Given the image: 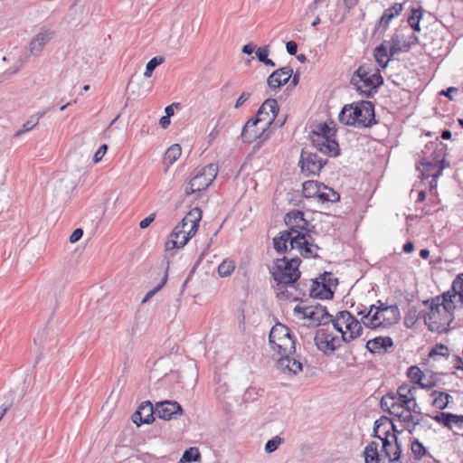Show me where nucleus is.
I'll use <instances>...</instances> for the list:
<instances>
[{
    "label": "nucleus",
    "instance_id": "39448f33",
    "mask_svg": "<svg viewBox=\"0 0 463 463\" xmlns=\"http://www.w3.org/2000/svg\"><path fill=\"white\" fill-rule=\"evenodd\" d=\"M336 130L326 123L318 124L310 134L313 146L328 156L340 155L339 145L335 140Z\"/></svg>",
    "mask_w": 463,
    "mask_h": 463
},
{
    "label": "nucleus",
    "instance_id": "6ab92c4d",
    "mask_svg": "<svg viewBox=\"0 0 463 463\" xmlns=\"http://www.w3.org/2000/svg\"><path fill=\"white\" fill-rule=\"evenodd\" d=\"M202 219V210L194 207L183 218V220L190 224V229L186 237H184L183 245H186L189 240L195 235L199 228V222Z\"/></svg>",
    "mask_w": 463,
    "mask_h": 463
},
{
    "label": "nucleus",
    "instance_id": "3c124183",
    "mask_svg": "<svg viewBox=\"0 0 463 463\" xmlns=\"http://www.w3.org/2000/svg\"><path fill=\"white\" fill-rule=\"evenodd\" d=\"M165 61V58L163 56H155L153 57L147 63H146V71L144 72V76L146 78H150L153 74V71H155V69L162 64L163 62Z\"/></svg>",
    "mask_w": 463,
    "mask_h": 463
},
{
    "label": "nucleus",
    "instance_id": "dca6fc26",
    "mask_svg": "<svg viewBox=\"0 0 463 463\" xmlns=\"http://www.w3.org/2000/svg\"><path fill=\"white\" fill-rule=\"evenodd\" d=\"M293 74L290 66L281 67L274 71L267 79V84L271 90H278L281 86L287 84Z\"/></svg>",
    "mask_w": 463,
    "mask_h": 463
},
{
    "label": "nucleus",
    "instance_id": "7ed1b4c3",
    "mask_svg": "<svg viewBox=\"0 0 463 463\" xmlns=\"http://www.w3.org/2000/svg\"><path fill=\"white\" fill-rule=\"evenodd\" d=\"M350 84L365 98H373L383 84L380 70H372L366 66H359L353 73Z\"/></svg>",
    "mask_w": 463,
    "mask_h": 463
},
{
    "label": "nucleus",
    "instance_id": "473e14b6",
    "mask_svg": "<svg viewBox=\"0 0 463 463\" xmlns=\"http://www.w3.org/2000/svg\"><path fill=\"white\" fill-rule=\"evenodd\" d=\"M324 185L323 183L315 180H308L303 183L302 193L306 198L317 197L320 189Z\"/></svg>",
    "mask_w": 463,
    "mask_h": 463
},
{
    "label": "nucleus",
    "instance_id": "1a4fd4ad",
    "mask_svg": "<svg viewBox=\"0 0 463 463\" xmlns=\"http://www.w3.org/2000/svg\"><path fill=\"white\" fill-rule=\"evenodd\" d=\"M338 317L345 323L346 330L342 332L341 341L350 343L363 334L361 323L347 310L338 312Z\"/></svg>",
    "mask_w": 463,
    "mask_h": 463
},
{
    "label": "nucleus",
    "instance_id": "f03ea898",
    "mask_svg": "<svg viewBox=\"0 0 463 463\" xmlns=\"http://www.w3.org/2000/svg\"><path fill=\"white\" fill-rule=\"evenodd\" d=\"M338 119L344 125L356 128H371L377 124L374 105L369 100L345 105L338 115Z\"/></svg>",
    "mask_w": 463,
    "mask_h": 463
},
{
    "label": "nucleus",
    "instance_id": "680f3d73",
    "mask_svg": "<svg viewBox=\"0 0 463 463\" xmlns=\"http://www.w3.org/2000/svg\"><path fill=\"white\" fill-rule=\"evenodd\" d=\"M406 409L417 417L424 418L425 416H430L429 414H423L421 412L420 407L416 402V398H412V400L410 401V404L406 407Z\"/></svg>",
    "mask_w": 463,
    "mask_h": 463
},
{
    "label": "nucleus",
    "instance_id": "09e8293b",
    "mask_svg": "<svg viewBox=\"0 0 463 463\" xmlns=\"http://www.w3.org/2000/svg\"><path fill=\"white\" fill-rule=\"evenodd\" d=\"M407 376L411 379V383L418 385L424 379V373L417 365H411L408 368Z\"/></svg>",
    "mask_w": 463,
    "mask_h": 463
},
{
    "label": "nucleus",
    "instance_id": "5701e85b",
    "mask_svg": "<svg viewBox=\"0 0 463 463\" xmlns=\"http://www.w3.org/2000/svg\"><path fill=\"white\" fill-rule=\"evenodd\" d=\"M332 316L328 313L326 307L317 304L316 306H309V310L306 314V318L318 325H326L329 323V318Z\"/></svg>",
    "mask_w": 463,
    "mask_h": 463
},
{
    "label": "nucleus",
    "instance_id": "393cba45",
    "mask_svg": "<svg viewBox=\"0 0 463 463\" xmlns=\"http://www.w3.org/2000/svg\"><path fill=\"white\" fill-rule=\"evenodd\" d=\"M401 319L400 309L397 305H390L387 310L381 315L380 327H390Z\"/></svg>",
    "mask_w": 463,
    "mask_h": 463
},
{
    "label": "nucleus",
    "instance_id": "052dcab7",
    "mask_svg": "<svg viewBox=\"0 0 463 463\" xmlns=\"http://www.w3.org/2000/svg\"><path fill=\"white\" fill-rule=\"evenodd\" d=\"M387 422L382 421V425L380 426V433L382 437H390L391 430L395 429V425L392 420L386 416Z\"/></svg>",
    "mask_w": 463,
    "mask_h": 463
},
{
    "label": "nucleus",
    "instance_id": "412c9836",
    "mask_svg": "<svg viewBox=\"0 0 463 463\" xmlns=\"http://www.w3.org/2000/svg\"><path fill=\"white\" fill-rule=\"evenodd\" d=\"M392 439L395 442V450L392 451V444L389 439V437H382V451L384 453L385 457L389 459L391 463H394L398 461L401 458L402 449L401 444L398 439V436L392 434Z\"/></svg>",
    "mask_w": 463,
    "mask_h": 463
},
{
    "label": "nucleus",
    "instance_id": "69168bd1",
    "mask_svg": "<svg viewBox=\"0 0 463 463\" xmlns=\"http://www.w3.org/2000/svg\"><path fill=\"white\" fill-rule=\"evenodd\" d=\"M269 46H262L257 49L256 51V57L258 58L260 62H264L269 58Z\"/></svg>",
    "mask_w": 463,
    "mask_h": 463
},
{
    "label": "nucleus",
    "instance_id": "774afa93",
    "mask_svg": "<svg viewBox=\"0 0 463 463\" xmlns=\"http://www.w3.org/2000/svg\"><path fill=\"white\" fill-rule=\"evenodd\" d=\"M108 150V146L106 144H103L99 147V149L94 154L93 161L95 163L99 162L103 156H105L106 152Z\"/></svg>",
    "mask_w": 463,
    "mask_h": 463
},
{
    "label": "nucleus",
    "instance_id": "bb28decb",
    "mask_svg": "<svg viewBox=\"0 0 463 463\" xmlns=\"http://www.w3.org/2000/svg\"><path fill=\"white\" fill-rule=\"evenodd\" d=\"M393 346V340L390 336H377L367 341L365 347L370 353H379Z\"/></svg>",
    "mask_w": 463,
    "mask_h": 463
},
{
    "label": "nucleus",
    "instance_id": "72a5a7b5",
    "mask_svg": "<svg viewBox=\"0 0 463 463\" xmlns=\"http://www.w3.org/2000/svg\"><path fill=\"white\" fill-rule=\"evenodd\" d=\"M430 395L433 397L431 405L440 411L446 409L452 399L449 393L436 390L432 391Z\"/></svg>",
    "mask_w": 463,
    "mask_h": 463
},
{
    "label": "nucleus",
    "instance_id": "5fc2aeb1",
    "mask_svg": "<svg viewBox=\"0 0 463 463\" xmlns=\"http://www.w3.org/2000/svg\"><path fill=\"white\" fill-rule=\"evenodd\" d=\"M411 400H412V398L408 399L403 394L398 395L397 393L394 392V401H393L394 405L399 407V409L397 410V412H394V415L401 412V411H403L404 409H406V407L409 406Z\"/></svg>",
    "mask_w": 463,
    "mask_h": 463
},
{
    "label": "nucleus",
    "instance_id": "f704fd0d",
    "mask_svg": "<svg viewBox=\"0 0 463 463\" xmlns=\"http://www.w3.org/2000/svg\"><path fill=\"white\" fill-rule=\"evenodd\" d=\"M317 198L321 203H336L340 200V194L324 184Z\"/></svg>",
    "mask_w": 463,
    "mask_h": 463
},
{
    "label": "nucleus",
    "instance_id": "4d7b16f0",
    "mask_svg": "<svg viewBox=\"0 0 463 463\" xmlns=\"http://www.w3.org/2000/svg\"><path fill=\"white\" fill-rule=\"evenodd\" d=\"M415 392H416V388L414 386H410L408 384H402L398 387L397 392L395 393H397L398 395L403 394L408 399H411V398H415Z\"/></svg>",
    "mask_w": 463,
    "mask_h": 463
},
{
    "label": "nucleus",
    "instance_id": "c03bdc74",
    "mask_svg": "<svg viewBox=\"0 0 463 463\" xmlns=\"http://www.w3.org/2000/svg\"><path fill=\"white\" fill-rule=\"evenodd\" d=\"M43 114L44 112L31 116L30 118L23 125V128L15 132L14 137H19L33 129L39 123V120Z\"/></svg>",
    "mask_w": 463,
    "mask_h": 463
},
{
    "label": "nucleus",
    "instance_id": "a19ab883",
    "mask_svg": "<svg viewBox=\"0 0 463 463\" xmlns=\"http://www.w3.org/2000/svg\"><path fill=\"white\" fill-rule=\"evenodd\" d=\"M201 453L196 447H191L184 450L178 463L200 462Z\"/></svg>",
    "mask_w": 463,
    "mask_h": 463
},
{
    "label": "nucleus",
    "instance_id": "f8f14e48",
    "mask_svg": "<svg viewBox=\"0 0 463 463\" xmlns=\"http://www.w3.org/2000/svg\"><path fill=\"white\" fill-rule=\"evenodd\" d=\"M446 148L447 146L440 141L429 142L425 146V150L422 151L423 156H429L430 160L439 165L438 175H441L443 169L449 165L446 161Z\"/></svg>",
    "mask_w": 463,
    "mask_h": 463
},
{
    "label": "nucleus",
    "instance_id": "4c0bfd02",
    "mask_svg": "<svg viewBox=\"0 0 463 463\" xmlns=\"http://www.w3.org/2000/svg\"><path fill=\"white\" fill-rule=\"evenodd\" d=\"M315 226L311 225L307 230H306L302 233L295 234L293 238H296L297 241L301 242L302 244H306V246L315 247V249H321L316 242L315 239L311 235L312 232H315Z\"/></svg>",
    "mask_w": 463,
    "mask_h": 463
},
{
    "label": "nucleus",
    "instance_id": "7c9ffc66",
    "mask_svg": "<svg viewBox=\"0 0 463 463\" xmlns=\"http://www.w3.org/2000/svg\"><path fill=\"white\" fill-rule=\"evenodd\" d=\"M402 36L394 33L391 37V44L389 47L390 56L392 57L397 53L405 52L410 51V44H405V42H402Z\"/></svg>",
    "mask_w": 463,
    "mask_h": 463
},
{
    "label": "nucleus",
    "instance_id": "4468645a",
    "mask_svg": "<svg viewBox=\"0 0 463 463\" xmlns=\"http://www.w3.org/2000/svg\"><path fill=\"white\" fill-rule=\"evenodd\" d=\"M182 414L183 409L175 401H165L156 403V415L162 420H170Z\"/></svg>",
    "mask_w": 463,
    "mask_h": 463
},
{
    "label": "nucleus",
    "instance_id": "e2e57ef3",
    "mask_svg": "<svg viewBox=\"0 0 463 463\" xmlns=\"http://www.w3.org/2000/svg\"><path fill=\"white\" fill-rule=\"evenodd\" d=\"M281 442H282V439L279 438V436H276V437L272 438L271 439L268 440L265 445L266 452L271 453V452L275 451Z\"/></svg>",
    "mask_w": 463,
    "mask_h": 463
},
{
    "label": "nucleus",
    "instance_id": "9b49d317",
    "mask_svg": "<svg viewBox=\"0 0 463 463\" xmlns=\"http://www.w3.org/2000/svg\"><path fill=\"white\" fill-rule=\"evenodd\" d=\"M279 111L278 101L275 99H267L259 108L254 119L269 128L275 121Z\"/></svg>",
    "mask_w": 463,
    "mask_h": 463
},
{
    "label": "nucleus",
    "instance_id": "ddd939ff",
    "mask_svg": "<svg viewBox=\"0 0 463 463\" xmlns=\"http://www.w3.org/2000/svg\"><path fill=\"white\" fill-rule=\"evenodd\" d=\"M285 224L288 230L285 232H290V235L302 233L307 230L311 225L308 221L304 217V213L299 210H291L284 216Z\"/></svg>",
    "mask_w": 463,
    "mask_h": 463
},
{
    "label": "nucleus",
    "instance_id": "4be33fe9",
    "mask_svg": "<svg viewBox=\"0 0 463 463\" xmlns=\"http://www.w3.org/2000/svg\"><path fill=\"white\" fill-rule=\"evenodd\" d=\"M449 293L450 299L455 302V310L463 308V274H458L453 279L450 289L445 291Z\"/></svg>",
    "mask_w": 463,
    "mask_h": 463
},
{
    "label": "nucleus",
    "instance_id": "b1692460",
    "mask_svg": "<svg viewBox=\"0 0 463 463\" xmlns=\"http://www.w3.org/2000/svg\"><path fill=\"white\" fill-rule=\"evenodd\" d=\"M417 169L420 172L422 179H426L429 177H432L435 181L440 175H438V169L439 165L433 162L429 158V156H423L420 161V165L416 166Z\"/></svg>",
    "mask_w": 463,
    "mask_h": 463
},
{
    "label": "nucleus",
    "instance_id": "20e7f679",
    "mask_svg": "<svg viewBox=\"0 0 463 463\" xmlns=\"http://www.w3.org/2000/svg\"><path fill=\"white\" fill-rule=\"evenodd\" d=\"M301 260L298 257L277 259L271 270V276L280 288L292 286L300 278L299 266Z\"/></svg>",
    "mask_w": 463,
    "mask_h": 463
},
{
    "label": "nucleus",
    "instance_id": "a211bd4d",
    "mask_svg": "<svg viewBox=\"0 0 463 463\" xmlns=\"http://www.w3.org/2000/svg\"><path fill=\"white\" fill-rule=\"evenodd\" d=\"M290 354H281V357L277 361L276 366L283 373L297 375L303 370V365L299 360L290 357Z\"/></svg>",
    "mask_w": 463,
    "mask_h": 463
},
{
    "label": "nucleus",
    "instance_id": "aec40b11",
    "mask_svg": "<svg viewBox=\"0 0 463 463\" xmlns=\"http://www.w3.org/2000/svg\"><path fill=\"white\" fill-rule=\"evenodd\" d=\"M402 10L403 4L400 3H395L391 7L385 9L376 24L375 32L379 29H382L383 32L386 31L389 27L390 22L399 16Z\"/></svg>",
    "mask_w": 463,
    "mask_h": 463
},
{
    "label": "nucleus",
    "instance_id": "e433bc0d",
    "mask_svg": "<svg viewBox=\"0 0 463 463\" xmlns=\"http://www.w3.org/2000/svg\"><path fill=\"white\" fill-rule=\"evenodd\" d=\"M394 392H389L383 395L380 401V407L383 411H387L389 414L394 416V412H397L398 406L394 405Z\"/></svg>",
    "mask_w": 463,
    "mask_h": 463
},
{
    "label": "nucleus",
    "instance_id": "13d9d810",
    "mask_svg": "<svg viewBox=\"0 0 463 463\" xmlns=\"http://www.w3.org/2000/svg\"><path fill=\"white\" fill-rule=\"evenodd\" d=\"M167 281V273L162 278L160 283L155 287L153 289L149 290L144 298L142 299V303L147 302L154 295H156L166 283Z\"/></svg>",
    "mask_w": 463,
    "mask_h": 463
},
{
    "label": "nucleus",
    "instance_id": "864d4df0",
    "mask_svg": "<svg viewBox=\"0 0 463 463\" xmlns=\"http://www.w3.org/2000/svg\"><path fill=\"white\" fill-rule=\"evenodd\" d=\"M320 284L324 286H327L331 288L332 286H336L338 281L337 279L334 277L333 273L325 271L323 274L320 275L318 278Z\"/></svg>",
    "mask_w": 463,
    "mask_h": 463
},
{
    "label": "nucleus",
    "instance_id": "6e6552de",
    "mask_svg": "<svg viewBox=\"0 0 463 463\" xmlns=\"http://www.w3.org/2000/svg\"><path fill=\"white\" fill-rule=\"evenodd\" d=\"M326 162L317 154L302 149L298 164L304 175H317Z\"/></svg>",
    "mask_w": 463,
    "mask_h": 463
},
{
    "label": "nucleus",
    "instance_id": "9d476101",
    "mask_svg": "<svg viewBox=\"0 0 463 463\" xmlns=\"http://www.w3.org/2000/svg\"><path fill=\"white\" fill-rule=\"evenodd\" d=\"M314 341L317 349L324 354L334 353L341 346L342 343L341 339L334 335L333 332L325 328L317 331Z\"/></svg>",
    "mask_w": 463,
    "mask_h": 463
},
{
    "label": "nucleus",
    "instance_id": "603ef678",
    "mask_svg": "<svg viewBox=\"0 0 463 463\" xmlns=\"http://www.w3.org/2000/svg\"><path fill=\"white\" fill-rule=\"evenodd\" d=\"M451 412H439L431 418L438 423L442 424L444 427L451 430Z\"/></svg>",
    "mask_w": 463,
    "mask_h": 463
},
{
    "label": "nucleus",
    "instance_id": "c85d7f7f",
    "mask_svg": "<svg viewBox=\"0 0 463 463\" xmlns=\"http://www.w3.org/2000/svg\"><path fill=\"white\" fill-rule=\"evenodd\" d=\"M293 236L290 235V232L282 231L278 236L273 238V246L276 251L279 254L286 253L288 249V242L291 245Z\"/></svg>",
    "mask_w": 463,
    "mask_h": 463
},
{
    "label": "nucleus",
    "instance_id": "37998d69",
    "mask_svg": "<svg viewBox=\"0 0 463 463\" xmlns=\"http://www.w3.org/2000/svg\"><path fill=\"white\" fill-rule=\"evenodd\" d=\"M421 18H422L421 8H412L411 14L408 17V24L414 32L420 31V22Z\"/></svg>",
    "mask_w": 463,
    "mask_h": 463
},
{
    "label": "nucleus",
    "instance_id": "de8ad7c7",
    "mask_svg": "<svg viewBox=\"0 0 463 463\" xmlns=\"http://www.w3.org/2000/svg\"><path fill=\"white\" fill-rule=\"evenodd\" d=\"M235 269V263L231 260H224L218 266V274L222 278L229 277Z\"/></svg>",
    "mask_w": 463,
    "mask_h": 463
},
{
    "label": "nucleus",
    "instance_id": "f3484780",
    "mask_svg": "<svg viewBox=\"0 0 463 463\" xmlns=\"http://www.w3.org/2000/svg\"><path fill=\"white\" fill-rule=\"evenodd\" d=\"M156 414V408L149 401L143 402L137 410L132 415V421L140 426L142 424H150L154 421Z\"/></svg>",
    "mask_w": 463,
    "mask_h": 463
},
{
    "label": "nucleus",
    "instance_id": "8fccbe9b",
    "mask_svg": "<svg viewBox=\"0 0 463 463\" xmlns=\"http://www.w3.org/2000/svg\"><path fill=\"white\" fill-rule=\"evenodd\" d=\"M389 42L383 41L380 45H378L373 51V57L375 60H386V58H392L389 52L388 47Z\"/></svg>",
    "mask_w": 463,
    "mask_h": 463
},
{
    "label": "nucleus",
    "instance_id": "bf43d9fd",
    "mask_svg": "<svg viewBox=\"0 0 463 463\" xmlns=\"http://www.w3.org/2000/svg\"><path fill=\"white\" fill-rule=\"evenodd\" d=\"M167 281V273L162 278L160 283L155 287L153 289L149 290L144 298L142 299V303L147 302L154 295H156L166 283Z\"/></svg>",
    "mask_w": 463,
    "mask_h": 463
},
{
    "label": "nucleus",
    "instance_id": "cd10ccee",
    "mask_svg": "<svg viewBox=\"0 0 463 463\" xmlns=\"http://www.w3.org/2000/svg\"><path fill=\"white\" fill-rule=\"evenodd\" d=\"M374 306V309H376V311L372 315L369 321H364V325L371 329H376L380 327L381 315L383 314L390 307L389 305L382 302L381 300H378L377 304Z\"/></svg>",
    "mask_w": 463,
    "mask_h": 463
},
{
    "label": "nucleus",
    "instance_id": "f257e3e1",
    "mask_svg": "<svg viewBox=\"0 0 463 463\" xmlns=\"http://www.w3.org/2000/svg\"><path fill=\"white\" fill-rule=\"evenodd\" d=\"M428 306L429 312H424L423 320L430 331L443 332L448 329L454 319L455 302L449 293H442L422 301Z\"/></svg>",
    "mask_w": 463,
    "mask_h": 463
},
{
    "label": "nucleus",
    "instance_id": "c756f323",
    "mask_svg": "<svg viewBox=\"0 0 463 463\" xmlns=\"http://www.w3.org/2000/svg\"><path fill=\"white\" fill-rule=\"evenodd\" d=\"M297 249L300 255L305 259H318L320 256L318 255L317 251L321 249H315V247L311 246H306V244H302L298 241L296 240V238H293L291 241V250Z\"/></svg>",
    "mask_w": 463,
    "mask_h": 463
},
{
    "label": "nucleus",
    "instance_id": "ea45409f",
    "mask_svg": "<svg viewBox=\"0 0 463 463\" xmlns=\"http://www.w3.org/2000/svg\"><path fill=\"white\" fill-rule=\"evenodd\" d=\"M49 37L44 33H38L30 43V51L33 54L37 55L41 52L43 47L48 42Z\"/></svg>",
    "mask_w": 463,
    "mask_h": 463
},
{
    "label": "nucleus",
    "instance_id": "0eeeda50",
    "mask_svg": "<svg viewBox=\"0 0 463 463\" xmlns=\"http://www.w3.org/2000/svg\"><path fill=\"white\" fill-rule=\"evenodd\" d=\"M217 174L218 165L216 164L212 163L199 169L186 186L185 194L189 195L207 189L216 178Z\"/></svg>",
    "mask_w": 463,
    "mask_h": 463
},
{
    "label": "nucleus",
    "instance_id": "0e129e2a",
    "mask_svg": "<svg viewBox=\"0 0 463 463\" xmlns=\"http://www.w3.org/2000/svg\"><path fill=\"white\" fill-rule=\"evenodd\" d=\"M382 421L387 422L386 416H381L378 420L374 421V426L372 433V437L376 438L381 440L382 435L380 433V426L382 425Z\"/></svg>",
    "mask_w": 463,
    "mask_h": 463
},
{
    "label": "nucleus",
    "instance_id": "a18cd8bd",
    "mask_svg": "<svg viewBox=\"0 0 463 463\" xmlns=\"http://www.w3.org/2000/svg\"><path fill=\"white\" fill-rule=\"evenodd\" d=\"M411 449L413 458L416 460H420L424 456L427 455L426 448L423 446V444L418 439H413L411 440Z\"/></svg>",
    "mask_w": 463,
    "mask_h": 463
},
{
    "label": "nucleus",
    "instance_id": "2eb2a0df",
    "mask_svg": "<svg viewBox=\"0 0 463 463\" xmlns=\"http://www.w3.org/2000/svg\"><path fill=\"white\" fill-rule=\"evenodd\" d=\"M260 122L258 119L250 118L244 125L241 131V139L245 143H252L258 138H261L265 131L269 128L266 126L261 125L259 127Z\"/></svg>",
    "mask_w": 463,
    "mask_h": 463
},
{
    "label": "nucleus",
    "instance_id": "49530a36",
    "mask_svg": "<svg viewBox=\"0 0 463 463\" xmlns=\"http://www.w3.org/2000/svg\"><path fill=\"white\" fill-rule=\"evenodd\" d=\"M449 354L450 353L449 347L443 344L435 345L429 353V356L433 359H435L437 356L448 359Z\"/></svg>",
    "mask_w": 463,
    "mask_h": 463
},
{
    "label": "nucleus",
    "instance_id": "c9c22d12",
    "mask_svg": "<svg viewBox=\"0 0 463 463\" xmlns=\"http://www.w3.org/2000/svg\"><path fill=\"white\" fill-rule=\"evenodd\" d=\"M365 463H380L381 458L378 451V443L371 441L364 448V451Z\"/></svg>",
    "mask_w": 463,
    "mask_h": 463
},
{
    "label": "nucleus",
    "instance_id": "6e6d98bb",
    "mask_svg": "<svg viewBox=\"0 0 463 463\" xmlns=\"http://www.w3.org/2000/svg\"><path fill=\"white\" fill-rule=\"evenodd\" d=\"M394 417H396L403 424L411 423L412 421L416 420V419H420L419 417L413 415L410 411H407V409L401 411V412L395 414Z\"/></svg>",
    "mask_w": 463,
    "mask_h": 463
},
{
    "label": "nucleus",
    "instance_id": "2f4dec72",
    "mask_svg": "<svg viewBox=\"0 0 463 463\" xmlns=\"http://www.w3.org/2000/svg\"><path fill=\"white\" fill-rule=\"evenodd\" d=\"M424 312L420 311L417 307L410 306L404 317V326L408 328H414L417 323L423 318Z\"/></svg>",
    "mask_w": 463,
    "mask_h": 463
},
{
    "label": "nucleus",
    "instance_id": "338daca9",
    "mask_svg": "<svg viewBox=\"0 0 463 463\" xmlns=\"http://www.w3.org/2000/svg\"><path fill=\"white\" fill-rule=\"evenodd\" d=\"M374 305H371L370 306V308L368 311L365 310V308H363V307L360 308V307H357L356 308V313L358 316H361L362 317V321H369L370 317H372L371 316V313L373 312V310L374 309Z\"/></svg>",
    "mask_w": 463,
    "mask_h": 463
},
{
    "label": "nucleus",
    "instance_id": "423d86ee",
    "mask_svg": "<svg viewBox=\"0 0 463 463\" xmlns=\"http://www.w3.org/2000/svg\"><path fill=\"white\" fill-rule=\"evenodd\" d=\"M269 343L272 350L277 351L279 354H293L296 353V341L290 329L280 323L272 326L269 335Z\"/></svg>",
    "mask_w": 463,
    "mask_h": 463
},
{
    "label": "nucleus",
    "instance_id": "58836bf2",
    "mask_svg": "<svg viewBox=\"0 0 463 463\" xmlns=\"http://www.w3.org/2000/svg\"><path fill=\"white\" fill-rule=\"evenodd\" d=\"M188 232L186 233L178 232L175 229L170 234V240H168L165 243V247L167 250H172L175 248H183L185 245L181 244L183 242L184 237H186Z\"/></svg>",
    "mask_w": 463,
    "mask_h": 463
},
{
    "label": "nucleus",
    "instance_id": "a878e982",
    "mask_svg": "<svg viewBox=\"0 0 463 463\" xmlns=\"http://www.w3.org/2000/svg\"><path fill=\"white\" fill-rule=\"evenodd\" d=\"M311 288H310V297L319 299H332L334 297V291L332 288L327 286H324L320 284L318 279H314L311 280Z\"/></svg>",
    "mask_w": 463,
    "mask_h": 463
},
{
    "label": "nucleus",
    "instance_id": "79ce46f5",
    "mask_svg": "<svg viewBox=\"0 0 463 463\" xmlns=\"http://www.w3.org/2000/svg\"><path fill=\"white\" fill-rule=\"evenodd\" d=\"M182 148L178 144L172 145L165 153L164 162L168 165H173L181 156Z\"/></svg>",
    "mask_w": 463,
    "mask_h": 463
}]
</instances>
